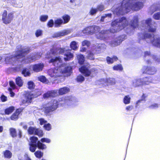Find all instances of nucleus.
Masks as SVG:
<instances>
[{"label":"nucleus","instance_id":"f257e3e1","mask_svg":"<svg viewBox=\"0 0 160 160\" xmlns=\"http://www.w3.org/2000/svg\"><path fill=\"white\" fill-rule=\"evenodd\" d=\"M136 0H123L120 6L118 7L116 9L117 15H123L125 13L130 11V9L135 11H138L143 7V2H137L132 4L133 2Z\"/></svg>","mask_w":160,"mask_h":160},{"label":"nucleus","instance_id":"f03ea898","mask_svg":"<svg viewBox=\"0 0 160 160\" xmlns=\"http://www.w3.org/2000/svg\"><path fill=\"white\" fill-rule=\"evenodd\" d=\"M30 52V48L28 47L25 48H23L22 46L20 45L17 48L15 51V54H14L12 57L16 61H18L22 58L21 62L25 64L28 62L26 61L27 59L29 61H33L36 60V55L33 54H31L30 56L27 58H25V55H26Z\"/></svg>","mask_w":160,"mask_h":160},{"label":"nucleus","instance_id":"7ed1b4c3","mask_svg":"<svg viewBox=\"0 0 160 160\" xmlns=\"http://www.w3.org/2000/svg\"><path fill=\"white\" fill-rule=\"evenodd\" d=\"M128 24V22L126 18L123 17L118 20L116 19L112 22V28L110 29V32L112 33H116L124 29Z\"/></svg>","mask_w":160,"mask_h":160},{"label":"nucleus","instance_id":"20e7f679","mask_svg":"<svg viewBox=\"0 0 160 160\" xmlns=\"http://www.w3.org/2000/svg\"><path fill=\"white\" fill-rule=\"evenodd\" d=\"M139 42L141 40H145L149 39L151 43L154 46L160 48V37L155 38L154 35L148 33L144 34L142 33H138Z\"/></svg>","mask_w":160,"mask_h":160},{"label":"nucleus","instance_id":"39448f33","mask_svg":"<svg viewBox=\"0 0 160 160\" xmlns=\"http://www.w3.org/2000/svg\"><path fill=\"white\" fill-rule=\"evenodd\" d=\"M58 51L59 54L63 55L64 56L63 59L65 61H69L73 58L74 55L71 52V49H66L65 48H60L58 49Z\"/></svg>","mask_w":160,"mask_h":160},{"label":"nucleus","instance_id":"423d86ee","mask_svg":"<svg viewBox=\"0 0 160 160\" xmlns=\"http://www.w3.org/2000/svg\"><path fill=\"white\" fill-rule=\"evenodd\" d=\"M14 13L12 12L8 13L7 10H4L2 14V19L3 23L7 24L10 23L14 18Z\"/></svg>","mask_w":160,"mask_h":160},{"label":"nucleus","instance_id":"0eeeda50","mask_svg":"<svg viewBox=\"0 0 160 160\" xmlns=\"http://www.w3.org/2000/svg\"><path fill=\"white\" fill-rule=\"evenodd\" d=\"M151 82L150 77H145L142 78V81L139 80H136L133 82V85L134 87L137 88L143 85H148Z\"/></svg>","mask_w":160,"mask_h":160},{"label":"nucleus","instance_id":"6e6552de","mask_svg":"<svg viewBox=\"0 0 160 160\" xmlns=\"http://www.w3.org/2000/svg\"><path fill=\"white\" fill-rule=\"evenodd\" d=\"M141 71L142 74L153 75L156 73L157 70L154 66L145 65L142 67Z\"/></svg>","mask_w":160,"mask_h":160},{"label":"nucleus","instance_id":"1a4fd4ad","mask_svg":"<svg viewBox=\"0 0 160 160\" xmlns=\"http://www.w3.org/2000/svg\"><path fill=\"white\" fill-rule=\"evenodd\" d=\"M48 103H50L48 106L43 107L44 112L46 114L54 111L58 108V105L56 101H53Z\"/></svg>","mask_w":160,"mask_h":160},{"label":"nucleus","instance_id":"9d476101","mask_svg":"<svg viewBox=\"0 0 160 160\" xmlns=\"http://www.w3.org/2000/svg\"><path fill=\"white\" fill-rule=\"evenodd\" d=\"M100 30L99 27L96 26H90L85 28L83 30L84 33L92 35L99 32Z\"/></svg>","mask_w":160,"mask_h":160},{"label":"nucleus","instance_id":"9b49d317","mask_svg":"<svg viewBox=\"0 0 160 160\" xmlns=\"http://www.w3.org/2000/svg\"><path fill=\"white\" fill-rule=\"evenodd\" d=\"M152 20L150 18H148L145 20V23L148 28V31L151 32H155L157 29L156 24L155 22L152 23Z\"/></svg>","mask_w":160,"mask_h":160},{"label":"nucleus","instance_id":"f8f14e48","mask_svg":"<svg viewBox=\"0 0 160 160\" xmlns=\"http://www.w3.org/2000/svg\"><path fill=\"white\" fill-rule=\"evenodd\" d=\"M79 70V72L85 77H89L91 74V71L86 65L81 66Z\"/></svg>","mask_w":160,"mask_h":160},{"label":"nucleus","instance_id":"ddd939ff","mask_svg":"<svg viewBox=\"0 0 160 160\" xmlns=\"http://www.w3.org/2000/svg\"><path fill=\"white\" fill-rule=\"evenodd\" d=\"M49 63H52L54 66L59 67L60 65L59 63L62 62V60L60 56L56 57L54 58H52L48 61Z\"/></svg>","mask_w":160,"mask_h":160},{"label":"nucleus","instance_id":"4468645a","mask_svg":"<svg viewBox=\"0 0 160 160\" xmlns=\"http://www.w3.org/2000/svg\"><path fill=\"white\" fill-rule=\"evenodd\" d=\"M23 109L18 108L16 109L15 112L10 116V119L12 120L16 121L18 118V116L22 112Z\"/></svg>","mask_w":160,"mask_h":160},{"label":"nucleus","instance_id":"2eb2a0df","mask_svg":"<svg viewBox=\"0 0 160 160\" xmlns=\"http://www.w3.org/2000/svg\"><path fill=\"white\" fill-rule=\"evenodd\" d=\"M130 26L133 29L138 27V18L137 16H134L131 21Z\"/></svg>","mask_w":160,"mask_h":160},{"label":"nucleus","instance_id":"dca6fc26","mask_svg":"<svg viewBox=\"0 0 160 160\" xmlns=\"http://www.w3.org/2000/svg\"><path fill=\"white\" fill-rule=\"evenodd\" d=\"M44 67L43 63H39L33 65L32 70L35 72H38L42 71Z\"/></svg>","mask_w":160,"mask_h":160},{"label":"nucleus","instance_id":"f3484780","mask_svg":"<svg viewBox=\"0 0 160 160\" xmlns=\"http://www.w3.org/2000/svg\"><path fill=\"white\" fill-rule=\"evenodd\" d=\"M25 97L26 100H23L22 102L23 103H31L32 102V99L34 98L32 94L30 92H28L26 94Z\"/></svg>","mask_w":160,"mask_h":160},{"label":"nucleus","instance_id":"a211bd4d","mask_svg":"<svg viewBox=\"0 0 160 160\" xmlns=\"http://www.w3.org/2000/svg\"><path fill=\"white\" fill-rule=\"evenodd\" d=\"M2 153L3 157L5 159H10L12 156V153L8 150H5L3 151Z\"/></svg>","mask_w":160,"mask_h":160},{"label":"nucleus","instance_id":"6ab92c4d","mask_svg":"<svg viewBox=\"0 0 160 160\" xmlns=\"http://www.w3.org/2000/svg\"><path fill=\"white\" fill-rule=\"evenodd\" d=\"M57 95V93L54 91H49L43 95L44 98H48L50 97H54Z\"/></svg>","mask_w":160,"mask_h":160},{"label":"nucleus","instance_id":"aec40b11","mask_svg":"<svg viewBox=\"0 0 160 160\" xmlns=\"http://www.w3.org/2000/svg\"><path fill=\"white\" fill-rule=\"evenodd\" d=\"M69 91V88L65 87L59 88L58 91V93L59 95H62L68 93Z\"/></svg>","mask_w":160,"mask_h":160},{"label":"nucleus","instance_id":"412c9836","mask_svg":"<svg viewBox=\"0 0 160 160\" xmlns=\"http://www.w3.org/2000/svg\"><path fill=\"white\" fill-rule=\"evenodd\" d=\"M71 71L72 69L69 67H65L64 69L61 71L62 73V74H66L64 75L65 77H68L70 76L71 74Z\"/></svg>","mask_w":160,"mask_h":160},{"label":"nucleus","instance_id":"4be33fe9","mask_svg":"<svg viewBox=\"0 0 160 160\" xmlns=\"http://www.w3.org/2000/svg\"><path fill=\"white\" fill-rule=\"evenodd\" d=\"M57 71V70H53V69H50L48 71V73L50 76L52 77H54L57 78L58 77H60L61 75L58 74L57 72H55V71Z\"/></svg>","mask_w":160,"mask_h":160},{"label":"nucleus","instance_id":"5701e85b","mask_svg":"<svg viewBox=\"0 0 160 160\" xmlns=\"http://www.w3.org/2000/svg\"><path fill=\"white\" fill-rule=\"evenodd\" d=\"M159 9V8L156 6L155 4H153L149 8L148 12L150 14H152L155 12Z\"/></svg>","mask_w":160,"mask_h":160},{"label":"nucleus","instance_id":"b1692460","mask_svg":"<svg viewBox=\"0 0 160 160\" xmlns=\"http://www.w3.org/2000/svg\"><path fill=\"white\" fill-rule=\"evenodd\" d=\"M118 59V57L116 56H113L112 58L109 56L106 58V60L107 63L108 64L112 63L114 62L117 61Z\"/></svg>","mask_w":160,"mask_h":160},{"label":"nucleus","instance_id":"393cba45","mask_svg":"<svg viewBox=\"0 0 160 160\" xmlns=\"http://www.w3.org/2000/svg\"><path fill=\"white\" fill-rule=\"evenodd\" d=\"M77 58L78 61V63L80 65L83 64L85 61L84 56L82 54H78L77 56Z\"/></svg>","mask_w":160,"mask_h":160},{"label":"nucleus","instance_id":"a878e982","mask_svg":"<svg viewBox=\"0 0 160 160\" xmlns=\"http://www.w3.org/2000/svg\"><path fill=\"white\" fill-rule=\"evenodd\" d=\"M21 73L25 77H27L30 76L31 74L30 71L27 68H23Z\"/></svg>","mask_w":160,"mask_h":160},{"label":"nucleus","instance_id":"bb28decb","mask_svg":"<svg viewBox=\"0 0 160 160\" xmlns=\"http://www.w3.org/2000/svg\"><path fill=\"white\" fill-rule=\"evenodd\" d=\"M15 107L13 106L9 107L4 110V113L6 115H9L14 110Z\"/></svg>","mask_w":160,"mask_h":160},{"label":"nucleus","instance_id":"cd10ccee","mask_svg":"<svg viewBox=\"0 0 160 160\" xmlns=\"http://www.w3.org/2000/svg\"><path fill=\"white\" fill-rule=\"evenodd\" d=\"M62 19L63 24H66L68 23L70 19V16L68 14H65L62 17Z\"/></svg>","mask_w":160,"mask_h":160},{"label":"nucleus","instance_id":"c85d7f7f","mask_svg":"<svg viewBox=\"0 0 160 160\" xmlns=\"http://www.w3.org/2000/svg\"><path fill=\"white\" fill-rule=\"evenodd\" d=\"M16 84L19 87H21L23 85V82L22 78L20 77H17L15 79Z\"/></svg>","mask_w":160,"mask_h":160},{"label":"nucleus","instance_id":"c756f323","mask_svg":"<svg viewBox=\"0 0 160 160\" xmlns=\"http://www.w3.org/2000/svg\"><path fill=\"white\" fill-rule=\"evenodd\" d=\"M42 143L39 141L37 142V147L39 149L43 150L47 148L46 146Z\"/></svg>","mask_w":160,"mask_h":160},{"label":"nucleus","instance_id":"7c9ffc66","mask_svg":"<svg viewBox=\"0 0 160 160\" xmlns=\"http://www.w3.org/2000/svg\"><path fill=\"white\" fill-rule=\"evenodd\" d=\"M63 22L61 18H58L54 21L55 27H60L61 24H63Z\"/></svg>","mask_w":160,"mask_h":160},{"label":"nucleus","instance_id":"2f4dec72","mask_svg":"<svg viewBox=\"0 0 160 160\" xmlns=\"http://www.w3.org/2000/svg\"><path fill=\"white\" fill-rule=\"evenodd\" d=\"M28 88L29 90L33 89L35 85L33 82L32 81H29L27 82Z\"/></svg>","mask_w":160,"mask_h":160},{"label":"nucleus","instance_id":"473e14b6","mask_svg":"<svg viewBox=\"0 0 160 160\" xmlns=\"http://www.w3.org/2000/svg\"><path fill=\"white\" fill-rule=\"evenodd\" d=\"M34 98L40 96L41 94L40 90L38 89H36L34 90L32 93Z\"/></svg>","mask_w":160,"mask_h":160},{"label":"nucleus","instance_id":"72a5a7b5","mask_svg":"<svg viewBox=\"0 0 160 160\" xmlns=\"http://www.w3.org/2000/svg\"><path fill=\"white\" fill-rule=\"evenodd\" d=\"M43 131L39 128H36L34 135H38L39 137H41L43 135Z\"/></svg>","mask_w":160,"mask_h":160},{"label":"nucleus","instance_id":"f704fd0d","mask_svg":"<svg viewBox=\"0 0 160 160\" xmlns=\"http://www.w3.org/2000/svg\"><path fill=\"white\" fill-rule=\"evenodd\" d=\"M10 133L11 136L13 138L17 137V132L16 130L13 128H10L9 129Z\"/></svg>","mask_w":160,"mask_h":160},{"label":"nucleus","instance_id":"c9c22d12","mask_svg":"<svg viewBox=\"0 0 160 160\" xmlns=\"http://www.w3.org/2000/svg\"><path fill=\"white\" fill-rule=\"evenodd\" d=\"M29 150L32 152H34L36 149L37 147V144H29Z\"/></svg>","mask_w":160,"mask_h":160},{"label":"nucleus","instance_id":"e433bc0d","mask_svg":"<svg viewBox=\"0 0 160 160\" xmlns=\"http://www.w3.org/2000/svg\"><path fill=\"white\" fill-rule=\"evenodd\" d=\"M36 128L32 127H30L28 129V133L29 135L34 134Z\"/></svg>","mask_w":160,"mask_h":160},{"label":"nucleus","instance_id":"4c0bfd02","mask_svg":"<svg viewBox=\"0 0 160 160\" xmlns=\"http://www.w3.org/2000/svg\"><path fill=\"white\" fill-rule=\"evenodd\" d=\"M131 98L129 95L125 96L123 99V102L125 104H127L130 103Z\"/></svg>","mask_w":160,"mask_h":160},{"label":"nucleus","instance_id":"58836bf2","mask_svg":"<svg viewBox=\"0 0 160 160\" xmlns=\"http://www.w3.org/2000/svg\"><path fill=\"white\" fill-rule=\"evenodd\" d=\"M70 46L71 49L74 50H76L78 48L77 46V43L75 41L72 42L70 43Z\"/></svg>","mask_w":160,"mask_h":160},{"label":"nucleus","instance_id":"ea45409f","mask_svg":"<svg viewBox=\"0 0 160 160\" xmlns=\"http://www.w3.org/2000/svg\"><path fill=\"white\" fill-rule=\"evenodd\" d=\"M85 80V78L81 74L78 75L76 78V80L78 82L81 83Z\"/></svg>","mask_w":160,"mask_h":160},{"label":"nucleus","instance_id":"a19ab883","mask_svg":"<svg viewBox=\"0 0 160 160\" xmlns=\"http://www.w3.org/2000/svg\"><path fill=\"white\" fill-rule=\"evenodd\" d=\"M30 142L29 143L37 144L38 142V138L35 136H32L30 138Z\"/></svg>","mask_w":160,"mask_h":160},{"label":"nucleus","instance_id":"79ce46f5","mask_svg":"<svg viewBox=\"0 0 160 160\" xmlns=\"http://www.w3.org/2000/svg\"><path fill=\"white\" fill-rule=\"evenodd\" d=\"M87 57L88 59L91 60L94 59V54L91 51L88 52Z\"/></svg>","mask_w":160,"mask_h":160},{"label":"nucleus","instance_id":"37998d69","mask_svg":"<svg viewBox=\"0 0 160 160\" xmlns=\"http://www.w3.org/2000/svg\"><path fill=\"white\" fill-rule=\"evenodd\" d=\"M36 157L38 158H41L43 155V153L40 151L38 150L34 152Z\"/></svg>","mask_w":160,"mask_h":160},{"label":"nucleus","instance_id":"c03bdc74","mask_svg":"<svg viewBox=\"0 0 160 160\" xmlns=\"http://www.w3.org/2000/svg\"><path fill=\"white\" fill-rule=\"evenodd\" d=\"M113 69L114 70L121 71L123 70V67L121 64H118L114 65L113 67Z\"/></svg>","mask_w":160,"mask_h":160},{"label":"nucleus","instance_id":"a18cd8bd","mask_svg":"<svg viewBox=\"0 0 160 160\" xmlns=\"http://www.w3.org/2000/svg\"><path fill=\"white\" fill-rule=\"evenodd\" d=\"M106 82L111 85H113L116 83L115 79L112 78H109L107 79Z\"/></svg>","mask_w":160,"mask_h":160},{"label":"nucleus","instance_id":"49530a36","mask_svg":"<svg viewBox=\"0 0 160 160\" xmlns=\"http://www.w3.org/2000/svg\"><path fill=\"white\" fill-rule=\"evenodd\" d=\"M44 129L48 131H49L52 128L51 125L49 123L45 124L43 126Z\"/></svg>","mask_w":160,"mask_h":160},{"label":"nucleus","instance_id":"de8ad7c7","mask_svg":"<svg viewBox=\"0 0 160 160\" xmlns=\"http://www.w3.org/2000/svg\"><path fill=\"white\" fill-rule=\"evenodd\" d=\"M147 95L144 93H143L141 97V99L138 100L137 102V103H138L139 102H140L141 101H145L146 98H147Z\"/></svg>","mask_w":160,"mask_h":160},{"label":"nucleus","instance_id":"09e8293b","mask_svg":"<svg viewBox=\"0 0 160 160\" xmlns=\"http://www.w3.org/2000/svg\"><path fill=\"white\" fill-rule=\"evenodd\" d=\"M38 80L43 83L47 81V79L44 76H40L38 78Z\"/></svg>","mask_w":160,"mask_h":160},{"label":"nucleus","instance_id":"8fccbe9b","mask_svg":"<svg viewBox=\"0 0 160 160\" xmlns=\"http://www.w3.org/2000/svg\"><path fill=\"white\" fill-rule=\"evenodd\" d=\"M48 18V16L47 15H41L40 17V20L42 22L46 21Z\"/></svg>","mask_w":160,"mask_h":160},{"label":"nucleus","instance_id":"3c124183","mask_svg":"<svg viewBox=\"0 0 160 160\" xmlns=\"http://www.w3.org/2000/svg\"><path fill=\"white\" fill-rule=\"evenodd\" d=\"M153 18L156 20L160 19V12H158L155 13L153 15Z\"/></svg>","mask_w":160,"mask_h":160},{"label":"nucleus","instance_id":"603ef678","mask_svg":"<svg viewBox=\"0 0 160 160\" xmlns=\"http://www.w3.org/2000/svg\"><path fill=\"white\" fill-rule=\"evenodd\" d=\"M9 84L11 88L12 89L14 90L16 88V86L14 82L12 81H10L9 82Z\"/></svg>","mask_w":160,"mask_h":160},{"label":"nucleus","instance_id":"864d4df0","mask_svg":"<svg viewBox=\"0 0 160 160\" xmlns=\"http://www.w3.org/2000/svg\"><path fill=\"white\" fill-rule=\"evenodd\" d=\"M54 25V22L52 19L50 20L48 22L47 25L48 27L52 28V27Z\"/></svg>","mask_w":160,"mask_h":160},{"label":"nucleus","instance_id":"5fc2aeb1","mask_svg":"<svg viewBox=\"0 0 160 160\" xmlns=\"http://www.w3.org/2000/svg\"><path fill=\"white\" fill-rule=\"evenodd\" d=\"M40 141L42 142H46L47 143H49L51 142V140L49 139L45 138H42L40 140Z\"/></svg>","mask_w":160,"mask_h":160},{"label":"nucleus","instance_id":"6e6d98bb","mask_svg":"<svg viewBox=\"0 0 160 160\" xmlns=\"http://www.w3.org/2000/svg\"><path fill=\"white\" fill-rule=\"evenodd\" d=\"M42 31L40 29H38L37 30L35 33V35L37 37L42 35Z\"/></svg>","mask_w":160,"mask_h":160},{"label":"nucleus","instance_id":"4d7b16f0","mask_svg":"<svg viewBox=\"0 0 160 160\" xmlns=\"http://www.w3.org/2000/svg\"><path fill=\"white\" fill-rule=\"evenodd\" d=\"M98 12V9L96 8H92L90 10L89 13L90 15H93Z\"/></svg>","mask_w":160,"mask_h":160},{"label":"nucleus","instance_id":"13d9d810","mask_svg":"<svg viewBox=\"0 0 160 160\" xmlns=\"http://www.w3.org/2000/svg\"><path fill=\"white\" fill-rule=\"evenodd\" d=\"M39 121V124L41 125H42L44 123H46L47 122V121L44 120V119L42 118H39L38 119Z\"/></svg>","mask_w":160,"mask_h":160},{"label":"nucleus","instance_id":"bf43d9fd","mask_svg":"<svg viewBox=\"0 0 160 160\" xmlns=\"http://www.w3.org/2000/svg\"><path fill=\"white\" fill-rule=\"evenodd\" d=\"M96 9H98V11H103L104 9V6L102 5H98L97 6V8Z\"/></svg>","mask_w":160,"mask_h":160},{"label":"nucleus","instance_id":"052dcab7","mask_svg":"<svg viewBox=\"0 0 160 160\" xmlns=\"http://www.w3.org/2000/svg\"><path fill=\"white\" fill-rule=\"evenodd\" d=\"M1 99L2 102H5L7 100V97L4 95L1 96Z\"/></svg>","mask_w":160,"mask_h":160},{"label":"nucleus","instance_id":"680f3d73","mask_svg":"<svg viewBox=\"0 0 160 160\" xmlns=\"http://www.w3.org/2000/svg\"><path fill=\"white\" fill-rule=\"evenodd\" d=\"M89 42L87 40H84L82 42V45L83 46H85L86 45L88 46L89 45Z\"/></svg>","mask_w":160,"mask_h":160},{"label":"nucleus","instance_id":"e2e57ef3","mask_svg":"<svg viewBox=\"0 0 160 160\" xmlns=\"http://www.w3.org/2000/svg\"><path fill=\"white\" fill-rule=\"evenodd\" d=\"M112 14L111 13H108L107 14H105L104 16H103L102 17L101 20L102 21H103V20H102V18L104 19V18L106 17H109L111 18L112 17Z\"/></svg>","mask_w":160,"mask_h":160},{"label":"nucleus","instance_id":"0e129e2a","mask_svg":"<svg viewBox=\"0 0 160 160\" xmlns=\"http://www.w3.org/2000/svg\"><path fill=\"white\" fill-rule=\"evenodd\" d=\"M8 90L10 92V96L11 97H13L15 95V93L13 92H12V89L9 88H8Z\"/></svg>","mask_w":160,"mask_h":160},{"label":"nucleus","instance_id":"69168bd1","mask_svg":"<svg viewBox=\"0 0 160 160\" xmlns=\"http://www.w3.org/2000/svg\"><path fill=\"white\" fill-rule=\"evenodd\" d=\"M133 108V106L132 105H129L126 108V109L127 111L131 110Z\"/></svg>","mask_w":160,"mask_h":160},{"label":"nucleus","instance_id":"338daca9","mask_svg":"<svg viewBox=\"0 0 160 160\" xmlns=\"http://www.w3.org/2000/svg\"><path fill=\"white\" fill-rule=\"evenodd\" d=\"M158 107V104L157 103H154L150 106V107L151 108H157Z\"/></svg>","mask_w":160,"mask_h":160},{"label":"nucleus","instance_id":"774afa93","mask_svg":"<svg viewBox=\"0 0 160 160\" xmlns=\"http://www.w3.org/2000/svg\"><path fill=\"white\" fill-rule=\"evenodd\" d=\"M90 71H91V73L92 72L96 73L98 72V70L95 68H92L91 70H90Z\"/></svg>","mask_w":160,"mask_h":160}]
</instances>
